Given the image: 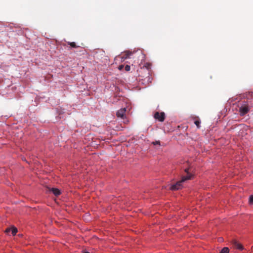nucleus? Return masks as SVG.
<instances>
[{"label":"nucleus","instance_id":"dca6fc26","mask_svg":"<svg viewBox=\"0 0 253 253\" xmlns=\"http://www.w3.org/2000/svg\"><path fill=\"white\" fill-rule=\"evenodd\" d=\"M153 144L154 145H156V144H159V145H160V141H155V142H153Z\"/></svg>","mask_w":253,"mask_h":253},{"label":"nucleus","instance_id":"a211bd4d","mask_svg":"<svg viewBox=\"0 0 253 253\" xmlns=\"http://www.w3.org/2000/svg\"><path fill=\"white\" fill-rule=\"evenodd\" d=\"M218 240H219V241L221 242L223 240V239L222 238H219Z\"/></svg>","mask_w":253,"mask_h":253},{"label":"nucleus","instance_id":"f03ea898","mask_svg":"<svg viewBox=\"0 0 253 253\" xmlns=\"http://www.w3.org/2000/svg\"><path fill=\"white\" fill-rule=\"evenodd\" d=\"M154 118L161 122H164L165 119V113L161 112L159 113L158 112H157L154 115Z\"/></svg>","mask_w":253,"mask_h":253},{"label":"nucleus","instance_id":"0eeeda50","mask_svg":"<svg viewBox=\"0 0 253 253\" xmlns=\"http://www.w3.org/2000/svg\"><path fill=\"white\" fill-rule=\"evenodd\" d=\"M67 43L70 45L73 48H77L79 47V46L76 45L75 42H67Z\"/></svg>","mask_w":253,"mask_h":253},{"label":"nucleus","instance_id":"f257e3e1","mask_svg":"<svg viewBox=\"0 0 253 253\" xmlns=\"http://www.w3.org/2000/svg\"><path fill=\"white\" fill-rule=\"evenodd\" d=\"M188 170V169H185V171L187 173V175L182 176L180 181H178L175 184L172 185L170 187V190H177L181 189L182 187V183L186 180L191 179L192 175L189 173Z\"/></svg>","mask_w":253,"mask_h":253},{"label":"nucleus","instance_id":"4468645a","mask_svg":"<svg viewBox=\"0 0 253 253\" xmlns=\"http://www.w3.org/2000/svg\"><path fill=\"white\" fill-rule=\"evenodd\" d=\"M130 70V67L129 65H126L125 66V70L126 71H129Z\"/></svg>","mask_w":253,"mask_h":253},{"label":"nucleus","instance_id":"6ab92c4d","mask_svg":"<svg viewBox=\"0 0 253 253\" xmlns=\"http://www.w3.org/2000/svg\"><path fill=\"white\" fill-rule=\"evenodd\" d=\"M84 253H90L88 252H84Z\"/></svg>","mask_w":253,"mask_h":253},{"label":"nucleus","instance_id":"2eb2a0df","mask_svg":"<svg viewBox=\"0 0 253 253\" xmlns=\"http://www.w3.org/2000/svg\"><path fill=\"white\" fill-rule=\"evenodd\" d=\"M11 228H7V229L5 230V233H6L7 234H9V233L11 232Z\"/></svg>","mask_w":253,"mask_h":253},{"label":"nucleus","instance_id":"ddd939ff","mask_svg":"<svg viewBox=\"0 0 253 253\" xmlns=\"http://www.w3.org/2000/svg\"><path fill=\"white\" fill-rule=\"evenodd\" d=\"M249 202L251 204H253V196L252 195L250 197Z\"/></svg>","mask_w":253,"mask_h":253},{"label":"nucleus","instance_id":"f8f14e48","mask_svg":"<svg viewBox=\"0 0 253 253\" xmlns=\"http://www.w3.org/2000/svg\"><path fill=\"white\" fill-rule=\"evenodd\" d=\"M200 123H201V122L200 120H196L194 122V124L196 125V126H197L198 128L200 127Z\"/></svg>","mask_w":253,"mask_h":253},{"label":"nucleus","instance_id":"39448f33","mask_svg":"<svg viewBox=\"0 0 253 253\" xmlns=\"http://www.w3.org/2000/svg\"><path fill=\"white\" fill-rule=\"evenodd\" d=\"M232 244L237 249L242 250L244 249L243 246L241 244L239 243L236 240H233L232 241Z\"/></svg>","mask_w":253,"mask_h":253},{"label":"nucleus","instance_id":"9d476101","mask_svg":"<svg viewBox=\"0 0 253 253\" xmlns=\"http://www.w3.org/2000/svg\"><path fill=\"white\" fill-rule=\"evenodd\" d=\"M131 54V52L127 51L125 53V55L123 56V58H129V56Z\"/></svg>","mask_w":253,"mask_h":253},{"label":"nucleus","instance_id":"9b49d317","mask_svg":"<svg viewBox=\"0 0 253 253\" xmlns=\"http://www.w3.org/2000/svg\"><path fill=\"white\" fill-rule=\"evenodd\" d=\"M11 233L14 236L16 233L17 232V229L16 228H15V227H13L11 228Z\"/></svg>","mask_w":253,"mask_h":253},{"label":"nucleus","instance_id":"7ed1b4c3","mask_svg":"<svg viewBox=\"0 0 253 253\" xmlns=\"http://www.w3.org/2000/svg\"><path fill=\"white\" fill-rule=\"evenodd\" d=\"M249 108L246 105H243L239 108V112L242 116H243L249 112Z\"/></svg>","mask_w":253,"mask_h":253},{"label":"nucleus","instance_id":"20e7f679","mask_svg":"<svg viewBox=\"0 0 253 253\" xmlns=\"http://www.w3.org/2000/svg\"><path fill=\"white\" fill-rule=\"evenodd\" d=\"M126 109L125 108L121 109L117 112L116 115L118 118L124 119L126 116Z\"/></svg>","mask_w":253,"mask_h":253},{"label":"nucleus","instance_id":"423d86ee","mask_svg":"<svg viewBox=\"0 0 253 253\" xmlns=\"http://www.w3.org/2000/svg\"><path fill=\"white\" fill-rule=\"evenodd\" d=\"M50 191H51L55 196H57L60 194V191L58 189L52 188L50 189Z\"/></svg>","mask_w":253,"mask_h":253},{"label":"nucleus","instance_id":"6e6552de","mask_svg":"<svg viewBox=\"0 0 253 253\" xmlns=\"http://www.w3.org/2000/svg\"><path fill=\"white\" fill-rule=\"evenodd\" d=\"M229 252V249L228 247H224L220 253H228Z\"/></svg>","mask_w":253,"mask_h":253},{"label":"nucleus","instance_id":"1a4fd4ad","mask_svg":"<svg viewBox=\"0 0 253 253\" xmlns=\"http://www.w3.org/2000/svg\"><path fill=\"white\" fill-rule=\"evenodd\" d=\"M151 64L150 63H146L143 65V67L145 68L146 69L149 70L151 68Z\"/></svg>","mask_w":253,"mask_h":253},{"label":"nucleus","instance_id":"f3484780","mask_svg":"<svg viewBox=\"0 0 253 253\" xmlns=\"http://www.w3.org/2000/svg\"><path fill=\"white\" fill-rule=\"evenodd\" d=\"M124 68V66L123 65H120L119 67V69L120 70H121L123 69Z\"/></svg>","mask_w":253,"mask_h":253}]
</instances>
